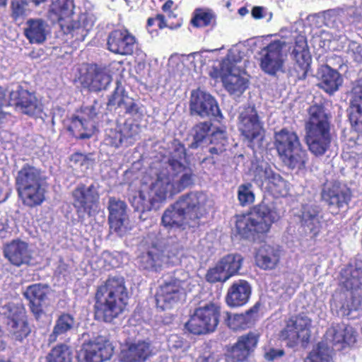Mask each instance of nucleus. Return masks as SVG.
Returning <instances> with one entry per match:
<instances>
[{
    "label": "nucleus",
    "instance_id": "1",
    "mask_svg": "<svg viewBox=\"0 0 362 362\" xmlns=\"http://www.w3.org/2000/svg\"><path fill=\"white\" fill-rule=\"evenodd\" d=\"M194 176L187 163L185 146L175 142L170 157L153 163L146 173L141 189L129 192V202L141 214L156 210L168 199L191 187Z\"/></svg>",
    "mask_w": 362,
    "mask_h": 362
},
{
    "label": "nucleus",
    "instance_id": "2",
    "mask_svg": "<svg viewBox=\"0 0 362 362\" xmlns=\"http://www.w3.org/2000/svg\"><path fill=\"white\" fill-rule=\"evenodd\" d=\"M282 214L276 202H262L248 214L236 216V233L241 238L255 241L268 233Z\"/></svg>",
    "mask_w": 362,
    "mask_h": 362
},
{
    "label": "nucleus",
    "instance_id": "3",
    "mask_svg": "<svg viewBox=\"0 0 362 362\" xmlns=\"http://www.w3.org/2000/svg\"><path fill=\"white\" fill-rule=\"evenodd\" d=\"M128 298L124 279L110 276L98 287L94 305L95 317L110 322L124 310Z\"/></svg>",
    "mask_w": 362,
    "mask_h": 362
},
{
    "label": "nucleus",
    "instance_id": "4",
    "mask_svg": "<svg viewBox=\"0 0 362 362\" xmlns=\"http://www.w3.org/2000/svg\"><path fill=\"white\" fill-rule=\"evenodd\" d=\"M75 8L74 0H52L48 16L53 23H58L64 34L83 40L92 29L95 16L90 11H85L73 18Z\"/></svg>",
    "mask_w": 362,
    "mask_h": 362
},
{
    "label": "nucleus",
    "instance_id": "5",
    "mask_svg": "<svg viewBox=\"0 0 362 362\" xmlns=\"http://www.w3.org/2000/svg\"><path fill=\"white\" fill-rule=\"evenodd\" d=\"M308 115L305 125V143L313 156L322 157L330 150L333 139L330 118L320 105L310 106Z\"/></svg>",
    "mask_w": 362,
    "mask_h": 362
},
{
    "label": "nucleus",
    "instance_id": "6",
    "mask_svg": "<svg viewBox=\"0 0 362 362\" xmlns=\"http://www.w3.org/2000/svg\"><path fill=\"white\" fill-rule=\"evenodd\" d=\"M16 189L24 205L39 206L45 199V178L40 169L25 163L15 176Z\"/></svg>",
    "mask_w": 362,
    "mask_h": 362
},
{
    "label": "nucleus",
    "instance_id": "7",
    "mask_svg": "<svg viewBox=\"0 0 362 362\" xmlns=\"http://www.w3.org/2000/svg\"><path fill=\"white\" fill-rule=\"evenodd\" d=\"M274 140L278 154L286 166L291 169H301L305 166L307 153L296 132L282 129L275 133Z\"/></svg>",
    "mask_w": 362,
    "mask_h": 362
},
{
    "label": "nucleus",
    "instance_id": "8",
    "mask_svg": "<svg viewBox=\"0 0 362 362\" xmlns=\"http://www.w3.org/2000/svg\"><path fill=\"white\" fill-rule=\"evenodd\" d=\"M221 315V306L217 303L209 302L197 308L188 321L185 329L196 335L213 332L216 329Z\"/></svg>",
    "mask_w": 362,
    "mask_h": 362
},
{
    "label": "nucleus",
    "instance_id": "9",
    "mask_svg": "<svg viewBox=\"0 0 362 362\" xmlns=\"http://www.w3.org/2000/svg\"><path fill=\"white\" fill-rule=\"evenodd\" d=\"M210 122H203L197 124L192 129L194 141L190 144L191 148H196L203 143L209 141V152L211 155H219L226 151L228 144L226 132L218 129L213 131Z\"/></svg>",
    "mask_w": 362,
    "mask_h": 362
},
{
    "label": "nucleus",
    "instance_id": "10",
    "mask_svg": "<svg viewBox=\"0 0 362 362\" xmlns=\"http://www.w3.org/2000/svg\"><path fill=\"white\" fill-rule=\"evenodd\" d=\"M238 129L251 148L259 146L264 136V122L254 106L244 108L238 117Z\"/></svg>",
    "mask_w": 362,
    "mask_h": 362
},
{
    "label": "nucleus",
    "instance_id": "11",
    "mask_svg": "<svg viewBox=\"0 0 362 362\" xmlns=\"http://www.w3.org/2000/svg\"><path fill=\"white\" fill-rule=\"evenodd\" d=\"M206 194L203 192L192 191L181 195L175 202L178 210L184 213L194 227L199 224L211 206Z\"/></svg>",
    "mask_w": 362,
    "mask_h": 362
},
{
    "label": "nucleus",
    "instance_id": "12",
    "mask_svg": "<svg viewBox=\"0 0 362 362\" xmlns=\"http://www.w3.org/2000/svg\"><path fill=\"white\" fill-rule=\"evenodd\" d=\"M187 282L168 277L160 284L156 295V305L163 310L173 308L186 296Z\"/></svg>",
    "mask_w": 362,
    "mask_h": 362
},
{
    "label": "nucleus",
    "instance_id": "13",
    "mask_svg": "<svg viewBox=\"0 0 362 362\" xmlns=\"http://www.w3.org/2000/svg\"><path fill=\"white\" fill-rule=\"evenodd\" d=\"M321 197L329 212L333 215H337L348 206L352 194L351 189L346 185L339 182H334L325 184Z\"/></svg>",
    "mask_w": 362,
    "mask_h": 362
},
{
    "label": "nucleus",
    "instance_id": "14",
    "mask_svg": "<svg viewBox=\"0 0 362 362\" xmlns=\"http://www.w3.org/2000/svg\"><path fill=\"white\" fill-rule=\"evenodd\" d=\"M9 103L16 111L30 117H38L43 110L42 103L35 93L19 85L14 86L10 90Z\"/></svg>",
    "mask_w": 362,
    "mask_h": 362
},
{
    "label": "nucleus",
    "instance_id": "15",
    "mask_svg": "<svg viewBox=\"0 0 362 362\" xmlns=\"http://www.w3.org/2000/svg\"><path fill=\"white\" fill-rule=\"evenodd\" d=\"M113 350L110 341L98 335L83 344L78 357L83 362H103L111 358Z\"/></svg>",
    "mask_w": 362,
    "mask_h": 362
},
{
    "label": "nucleus",
    "instance_id": "16",
    "mask_svg": "<svg viewBox=\"0 0 362 362\" xmlns=\"http://www.w3.org/2000/svg\"><path fill=\"white\" fill-rule=\"evenodd\" d=\"M96 115L93 105L83 107L77 115L72 117L67 129L77 139H90L96 129L94 121Z\"/></svg>",
    "mask_w": 362,
    "mask_h": 362
},
{
    "label": "nucleus",
    "instance_id": "17",
    "mask_svg": "<svg viewBox=\"0 0 362 362\" xmlns=\"http://www.w3.org/2000/svg\"><path fill=\"white\" fill-rule=\"evenodd\" d=\"M285 45L284 41L274 40L261 49L259 66L264 73L275 76L282 70L284 64L282 50Z\"/></svg>",
    "mask_w": 362,
    "mask_h": 362
},
{
    "label": "nucleus",
    "instance_id": "18",
    "mask_svg": "<svg viewBox=\"0 0 362 362\" xmlns=\"http://www.w3.org/2000/svg\"><path fill=\"white\" fill-rule=\"evenodd\" d=\"M189 110L192 115H198L201 117H211L217 120L222 118V114L215 98L200 89L192 91Z\"/></svg>",
    "mask_w": 362,
    "mask_h": 362
},
{
    "label": "nucleus",
    "instance_id": "19",
    "mask_svg": "<svg viewBox=\"0 0 362 362\" xmlns=\"http://www.w3.org/2000/svg\"><path fill=\"white\" fill-rule=\"evenodd\" d=\"M311 320L305 316L299 315L291 318L286 327L281 331V337L288 340L289 346H293L298 342L308 343L310 337Z\"/></svg>",
    "mask_w": 362,
    "mask_h": 362
},
{
    "label": "nucleus",
    "instance_id": "20",
    "mask_svg": "<svg viewBox=\"0 0 362 362\" xmlns=\"http://www.w3.org/2000/svg\"><path fill=\"white\" fill-rule=\"evenodd\" d=\"M74 206L78 214H86L89 216L98 210L99 194L98 185L91 184L88 187L79 184L72 192Z\"/></svg>",
    "mask_w": 362,
    "mask_h": 362
},
{
    "label": "nucleus",
    "instance_id": "21",
    "mask_svg": "<svg viewBox=\"0 0 362 362\" xmlns=\"http://www.w3.org/2000/svg\"><path fill=\"white\" fill-rule=\"evenodd\" d=\"M291 55L295 61L292 75L298 80L305 79L312 59L304 36L300 35L296 37Z\"/></svg>",
    "mask_w": 362,
    "mask_h": 362
},
{
    "label": "nucleus",
    "instance_id": "22",
    "mask_svg": "<svg viewBox=\"0 0 362 362\" xmlns=\"http://www.w3.org/2000/svg\"><path fill=\"white\" fill-rule=\"evenodd\" d=\"M322 341L329 344L332 351H339L354 344L356 336L351 327L344 324H337L327 329Z\"/></svg>",
    "mask_w": 362,
    "mask_h": 362
},
{
    "label": "nucleus",
    "instance_id": "23",
    "mask_svg": "<svg viewBox=\"0 0 362 362\" xmlns=\"http://www.w3.org/2000/svg\"><path fill=\"white\" fill-rule=\"evenodd\" d=\"M80 81L83 87L97 92L107 88L112 81V76L108 68L95 65L81 76Z\"/></svg>",
    "mask_w": 362,
    "mask_h": 362
},
{
    "label": "nucleus",
    "instance_id": "24",
    "mask_svg": "<svg viewBox=\"0 0 362 362\" xmlns=\"http://www.w3.org/2000/svg\"><path fill=\"white\" fill-rule=\"evenodd\" d=\"M107 49L120 55L132 54L136 47V39L127 30H115L107 37Z\"/></svg>",
    "mask_w": 362,
    "mask_h": 362
},
{
    "label": "nucleus",
    "instance_id": "25",
    "mask_svg": "<svg viewBox=\"0 0 362 362\" xmlns=\"http://www.w3.org/2000/svg\"><path fill=\"white\" fill-rule=\"evenodd\" d=\"M175 262L154 244L145 252L141 253L137 259V264L141 269L152 272H158L163 265Z\"/></svg>",
    "mask_w": 362,
    "mask_h": 362
},
{
    "label": "nucleus",
    "instance_id": "26",
    "mask_svg": "<svg viewBox=\"0 0 362 362\" xmlns=\"http://www.w3.org/2000/svg\"><path fill=\"white\" fill-rule=\"evenodd\" d=\"M109 223L111 230L119 236L123 235L127 229L128 216L127 204L124 202L111 197L108 204Z\"/></svg>",
    "mask_w": 362,
    "mask_h": 362
},
{
    "label": "nucleus",
    "instance_id": "27",
    "mask_svg": "<svg viewBox=\"0 0 362 362\" xmlns=\"http://www.w3.org/2000/svg\"><path fill=\"white\" fill-rule=\"evenodd\" d=\"M109 105H117L125 110L134 121H140L144 115V108L139 103H136L124 93L122 87L117 85L113 94L108 101Z\"/></svg>",
    "mask_w": 362,
    "mask_h": 362
},
{
    "label": "nucleus",
    "instance_id": "28",
    "mask_svg": "<svg viewBox=\"0 0 362 362\" xmlns=\"http://www.w3.org/2000/svg\"><path fill=\"white\" fill-rule=\"evenodd\" d=\"M347 112L351 128L362 132V80L356 81L352 87Z\"/></svg>",
    "mask_w": 362,
    "mask_h": 362
},
{
    "label": "nucleus",
    "instance_id": "29",
    "mask_svg": "<svg viewBox=\"0 0 362 362\" xmlns=\"http://www.w3.org/2000/svg\"><path fill=\"white\" fill-rule=\"evenodd\" d=\"M322 210L316 204H305L302 207L301 224L305 233L316 236L322 228Z\"/></svg>",
    "mask_w": 362,
    "mask_h": 362
},
{
    "label": "nucleus",
    "instance_id": "30",
    "mask_svg": "<svg viewBox=\"0 0 362 362\" xmlns=\"http://www.w3.org/2000/svg\"><path fill=\"white\" fill-rule=\"evenodd\" d=\"M4 255L12 264L17 267L29 264L32 257L28 245L19 240L6 244L4 248Z\"/></svg>",
    "mask_w": 362,
    "mask_h": 362
},
{
    "label": "nucleus",
    "instance_id": "31",
    "mask_svg": "<svg viewBox=\"0 0 362 362\" xmlns=\"http://www.w3.org/2000/svg\"><path fill=\"white\" fill-rule=\"evenodd\" d=\"M152 354L153 348L148 341H138L123 348L119 357L122 362H144Z\"/></svg>",
    "mask_w": 362,
    "mask_h": 362
},
{
    "label": "nucleus",
    "instance_id": "32",
    "mask_svg": "<svg viewBox=\"0 0 362 362\" xmlns=\"http://www.w3.org/2000/svg\"><path fill=\"white\" fill-rule=\"evenodd\" d=\"M260 303H256L245 313L231 314L228 312L223 313V318L226 324L233 330L244 329L252 326L258 317V312Z\"/></svg>",
    "mask_w": 362,
    "mask_h": 362
},
{
    "label": "nucleus",
    "instance_id": "33",
    "mask_svg": "<svg viewBox=\"0 0 362 362\" xmlns=\"http://www.w3.org/2000/svg\"><path fill=\"white\" fill-rule=\"evenodd\" d=\"M340 284L346 290L358 291L362 287V263L350 262L340 272Z\"/></svg>",
    "mask_w": 362,
    "mask_h": 362
},
{
    "label": "nucleus",
    "instance_id": "34",
    "mask_svg": "<svg viewBox=\"0 0 362 362\" xmlns=\"http://www.w3.org/2000/svg\"><path fill=\"white\" fill-rule=\"evenodd\" d=\"M243 70L225 71L219 70L218 76L221 78L225 88L230 94L235 95H241L248 86V80L243 76Z\"/></svg>",
    "mask_w": 362,
    "mask_h": 362
},
{
    "label": "nucleus",
    "instance_id": "35",
    "mask_svg": "<svg viewBox=\"0 0 362 362\" xmlns=\"http://www.w3.org/2000/svg\"><path fill=\"white\" fill-rule=\"evenodd\" d=\"M49 287L41 284H35L27 287L23 295L29 300L30 308L37 319L43 313L42 303L45 300Z\"/></svg>",
    "mask_w": 362,
    "mask_h": 362
},
{
    "label": "nucleus",
    "instance_id": "36",
    "mask_svg": "<svg viewBox=\"0 0 362 362\" xmlns=\"http://www.w3.org/2000/svg\"><path fill=\"white\" fill-rule=\"evenodd\" d=\"M318 86L332 95L337 91L343 83L340 74L328 65L322 66L317 71Z\"/></svg>",
    "mask_w": 362,
    "mask_h": 362
},
{
    "label": "nucleus",
    "instance_id": "37",
    "mask_svg": "<svg viewBox=\"0 0 362 362\" xmlns=\"http://www.w3.org/2000/svg\"><path fill=\"white\" fill-rule=\"evenodd\" d=\"M252 288L245 280L235 281L228 288L226 301L230 307H240L245 305L250 297Z\"/></svg>",
    "mask_w": 362,
    "mask_h": 362
},
{
    "label": "nucleus",
    "instance_id": "38",
    "mask_svg": "<svg viewBox=\"0 0 362 362\" xmlns=\"http://www.w3.org/2000/svg\"><path fill=\"white\" fill-rule=\"evenodd\" d=\"M281 257V250L278 246L262 245L255 255L257 267L264 270H271L278 265Z\"/></svg>",
    "mask_w": 362,
    "mask_h": 362
},
{
    "label": "nucleus",
    "instance_id": "39",
    "mask_svg": "<svg viewBox=\"0 0 362 362\" xmlns=\"http://www.w3.org/2000/svg\"><path fill=\"white\" fill-rule=\"evenodd\" d=\"M25 35L32 44L44 42L49 33V25L41 18H31L27 21Z\"/></svg>",
    "mask_w": 362,
    "mask_h": 362
},
{
    "label": "nucleus",
    "instance_id": "40",
    "mask_svg": "<svg viewBox=\"0 0 362 362\" xmlns=\"http://www.w3.org/2000/svg\"><path fill=\"white\" fill-rule=\"evenodd\" d=\"M177 209L175 202L165 209L161 218L163 226L170 228H180L183 230L187 228H194L184 213Z\"/></svg>",
    "mask_w": 362,
    "mask_h": 362
},
{
    "label": "nucleus",
    "instance_id": "41",
    "mask_svg": "<svg viewBox=\"0 0 362 362\" xmlns=\"http://www.w3.org/2000/svg\"><path fill=\"white\" fill-rule=\"evenodd\" d=\"M75 319L68 313H63L57 319L52 332L49 337V341L54 342L58 338L62 339L74 327Z\"/></svg>",
    "mask_w": 362,
    "mask_h": 362
},
{
    "label": "nucleus",
    "instance_id": "42",
    "mask_svg": "<svg viewBox=\"0 0 362 362\" xmlns=\"http://www.w3.org/2000/svg\"><path fill=\"white\" fill-rule=\"evenodd\" d=\"M345 15V11L341 8H334L316 14V17L320 19L325 25L336 29L339 32H343L344 23L341 20Z\"/></svg>",
    "mask_w": 362,
    "mask_h": 362
},
{
    "label": "nucleus",
    "instance_id": "43",
    "mask_svg": "<svg viewBox=\"0 0 362 362\" xmlns=\"http://www.w3.org/2000/svg\"><path fill=\"white\" fill-rule=\"evenodd\" d=\"M191 23L196 28L214 27L216 24V15L209 8H197L193 11Z\"/></svg>",
    "mask_w": 362,
    "mask_h": 362
},
{
    "label": "nucleus",
    "instance_id": "44",
    "mask_svg": "<svg viewBox=\"0 0 362 362\" xmlns=\"http://www.w3.org/2000/svg\"><path fill=\"white\" fill-rule=\"evenodd\" d=\"M333 351L329 344L320 341L307 356L305 362H330Z\"/></svg>",
    "mask_w": 362,
    "mask_h": 362
},
{
    "label": "nucleus",
    "instance_id": "45",
    "mask_svg": "<svg viewBox=\"0 0 362 362\" xmlns=\"http://www.w3.org/2000/svg\"><path fill=\"white\" fill-rule=\"evenodd\" d=\"M243 57V53L238 47H232L228 50L226 58L220 64L219 70H224L225 71H228L229 69L232 71L243 70L241 66L239 65Z\"/></svg>",
    "mask_w": 362,
    "mask_h": 362
},
{
    "label": "nucleus",
    "instance_id": "46",
    "mask_svg": "<svg viewBox=\"0 0 362 362\" xmlns=\"http://www.w3.org/2000/svg\"><path fill=\"white\" fill-rule=\"evenodd\" d=\"M243 260V258L240 254H229L222 257L218 262L230 279L238 274L242 267Z\"/></svg>",
    "mask_w": 362,
    "mask_h": 362
},
{
    "label": "nucleus",
    "instance_id": "47",
    "mask_svg": "<svg viewBox=\"0 0 362 362\" xmlns=\"http://www.w3.org/2000/svg\"><path fill=\"white\" fill-rule=\"evenodd\" d=\"M274 173L275 172L267 163L257 165L253 170L252 180L259 187L265 189Z\"/></svg>",
    "mask_w": 362,
    "mask_h": 362
},
{
    "label": "nucleus",
    "instance_id": "48",
    "mask_svg": "<svg viewBox=\"0 0 362 362\" xmlns=\"http://www.w3.org/2000/svg\"><path fill=\"white\" fill-rule=\"evenodd\" d=\"M265 190L271 192L274 197H285L288 193L289 184L279 173H275Z\"/></svg>",
    "mask_w": 362,
    "mask_h": 362
},
{
    "label": "nucleus",
    "instance_id": "49",
    "mask_svg": "<svg viewBox=\"0 0 362 362\" xmlns=\"http://www.w3.org/2000/svg\"><path fill=\"white\" fill-rule=\"evenodd\" d=\"M0 314L8 318V321H18L25 318V309L21 303H8L0 306Z\"/></svg>",
    "mask_w": 362,
    "mask_h": 362
},
{
    "label": "nucleus",
    "instance_id": "50",
    "mask_svg": "<svg viewBox=\"0 0 362 362\" xmlns=\"http://www.w3.org/2000/svg\"><path fill=\"white\" fill-rule=\"evenodd\" d=\"M260 334L257 331H250L240 336L236 342L250 356L257 347L259 341Z\"/></svg>",
    "mask_w": 362,
    "mask_h": 362
},
{
    "label": "nucleus",
    "instance_id": "51",
    "mask_svg": "<svg viewBox=\"0 0 362 362\" xmlns=\"http://www.w3.org/2000/svg\"><path fill=\"white\" fill-rule=\"evenodd\" d=\"M7 325L13 338L20 341L26 338L30 332V329L25 318L18 321H8Z\"/></svg>",
    "mask_w": 362,
    "mask_h": 362
},
{
    "label": "nucleus",
    "instance_id": "52",
    "mask_svg": "<svg viewBox=\"0 0 362 362\" xmlns=\"http://www.w3.org/2000/svg\"><path fill=\"white\" fill-rule=\"evenodd\" d=\"M47 362H71V351L68 346L60 344L53 348L47 356Z\"/></svg>",
    "mask_w": 362,
    "mask_h": 362
},
{
    "label": "nucleus",
    "instance_id": "53",
    "mask_svg": "<svg viewBox=\"0 0 362 362\" xmlns=\"http://www.w3.org/2000/svg\"><path fill=\"white\" fill-rule=\"evenodd\" d=\"M250 356V355L235 342L228 349L226 360L227 362H243L247 361Z\"/></svg>",
    "mask_w": 362,
    "mask_h": 362
},
{
    "label": "nucleus",
    "instance_id": "54",
    "mask_svg": "<svg viewBox=\"0 0 362 362\" xmlns=\"http://www.w3.org/2000/svg\"><path fill=\"white\" fill-rule=\"evenodd\" d=\"M337 37H339V40L344 38L345 45L342 47V49H344V52L349 54L355 62H361L362 61V46L354 41L348 40L341 34L336 35Z\"/></svg>",
    "mask_w": 362,
    "mask_h": 362
},
{
    "label": "nucleus",
    "instance_id": "55",
    "mask_svg": "<svg viewBox=\"0 0 362 362\" xmlns=\"http://www.w3.org/2000/svg\"><path fill=\"white\" fill-rule=\"evenodd\" d=\"M157 19H158V27L160 29L164 28L175 29L181 25L180 20L177 19V15L173 11L165 12V14H158Z\"/></svg>",
    "mask_w": 362,
    "mask_h": 362
},
{
    "label": "nucleus",
    "instance_id": "56",
    "mask_svg": "<svg viewBox=\"0 0 362 362\" xmlns=\"http://www.w3.org/2000/svg\"><path fill=\"white\" fill-rule=\"evenodd\" d=\"M238 198L241 206H247L253 203L255 194L252 185L250 183L240 185L238 189Z\"/></svg>",
    "mask_w": 362,
    "mask_h": 362
},
{
    "label": "nucleus",
    "instance_id": "57",
    "mask_svg": "<svg viewBox=\"0 0 362 362\" xmlns=\"http://www.w3.org/2000/svg\"><path fill=\"white\" fill-rule=\"evenodd\" d=\"M206 279L210 283L226 282L229 279L224 269L218 262L214 267L210 268L206 274Z\"/></svg>",
    "mask_w": 362,
    "mask_h": 362
},
{
    "label": "nucleus",
    "instance_id": "58",
    "mask_svg": "<svg viewBox=\"0 0 362 362\" xmlns=\"http://www.w3.org/2000/svg\"><path fill=\"white\" fill-rule=\"evenodd\" d=\"M122 130L119 126L115 129H107L105 131V143L107 145L118 148L124 142Z\"/></svg>",
    "mask_w": 362,
    "mask_h": 362
},
{
    "label": "nucleus",
    "instance_id": "59",
    "mask_svg": "<svg viewBox=\"0 0 362 362\" xmlns=\"http://www.w3.org/2000/svg\"><path fill=\"white\" fill-rule=\"evenodd\" d=\"M119 127L122 130L124 142L127 144H132L139 134V125L124 123V125Z\"/></svg>",
    "mask_w": 362,
    "mask_h": 362
},
{
    "label": "nucleus",
    "instance_id": "60",
    "mask_svg": "<svg viewBox=\"0 0 362 362\" xmlns=\"http://www.w3.org/2000/svg\"><path fill=\"white\" fill-rule=\"evenodd\" d=\"M27 3L24 0H12V16L15 19L23 17L25 14Z\"/></svg>",
    "mask_w": 362,
    "mask_h": 362
},
{
    "label": "nucleus",
    "instance_id": "61",
    "mask_svg": "<svg viewBox=\"0 0 362 362\" xmlns=\"http://www.w3.org/2000/svg\"><path fill=\"white\" fill-rule=\"evenodd\" d=\"M354 7H349L346 13L350 16V19L349 20L351 23H358L361 20V10H362V0H359L358 5H356Z\"/></svg>",
    "mask_w": 362,
    "mask_h": 362
},
{
    "label": "nucleus",
    "instance_id": "62",
    "mask_svg": "<svg viewBox=\"0 0 362 362\" xmlns=\"http://www.w3.org/2000/svg\"><path fill=\"white\" fill-rule=\"evenodd\" d=\"M284 355V351L281 349H275V348H265L264 349V358L267 361H275Z\"/></svg>",
    "mask_w": 362,
    "mask_h": 362
},
{
    "label": "nucleus",
    "instance_id": "63",
    "mask_svg": "<svg viewBox=\"0 0 362 362\" xmlns=\"http://www.w3.org/2000/svg\"><path fill=\"white\" fill-rule=\"evenodd\" d=\"M91 155H85L82 153H76L74 156L73 158L76 162H80L81 165H85L86 168L92 166L94 160L90 158Z\"/></svg>",
    "mask_w": 362,
    "mask_h": 362
},
{
    "label": "nucleus",
    "instance_id": "64",
    "mask_svg": "<svg viewBox=\"0 0 362 362\" xmlns=\"http://www.w3.org/2000/svg\"><path fill=\"white\" fill-rule=\"evenodd\" d=\"M266 9L262 6H255L252 10V16L255 19H260L264 18Z\"/></svg>",
    "mask_w": 362,
    "mask_h": 362
}]
</instances>
